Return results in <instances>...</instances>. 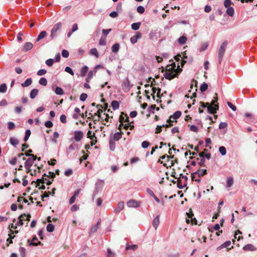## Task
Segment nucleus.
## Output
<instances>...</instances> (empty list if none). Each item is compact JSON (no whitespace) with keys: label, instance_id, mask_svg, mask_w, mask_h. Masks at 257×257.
I'll list each match as a JSON object with an SVG mask.
<instances>
[{"label":"nucleus","instance_id":"nucleus-16","mask_svg":"<svg viewBox=\"0 0 257 257\" xmlns=\"http://www.w3.org/2000/svg\"><path fill=\"white\" fill-rule=\"evenodd\" d=\"M123 133L120 130V132L115 133L113 136V140L115 141H118L122 137Z\"/></svg>","mask_w":257,"mask_h":257},{"label":"nucleus","instance_id":"nucleus-40","mask_svg":"<svg viewBox=\"0 0 257 257\" xmlns=\"http://www.w3.org/2000/svg\"><path fill=\"white\" fill-rule=\"evenodd\" d=\"M54 230V226L52 224H48L47 226V230L49 232H52Z\"/></svg>","mask_w":257,"mask_h":257},{"label":"nucleus","instance_id":"nucleus-7","mask_svg":"<svg viewBox=\"0 0 257 257\" xmlns=\"http://www.w3.org/2000/svg\"><path fill=\"white\" fill-rule=\"evenodd\" d=\"M31 215L30 214H23L21 215L19 217V222L18 223V224H20V225H23L24 224L23 221L26 219V220L29 221L31 218Z\"/></svg>","mask_w":257,"mask_h":257},{"label":"nucleus","instance_id":"nucleus-32","mask_svg":"<svg viewBox=\"0 0 257 257\" xmlns=\"http://www.w3.org/2000/svg\"><path fill=\"white\" fill-rule=\"evenodd\" d=\"M90 54L91 55H94L97 58L99 56L98 51L96 48L91 49L90 50Z\"/></svg>","mask_w":257,"mask_h":257},{"label":"nucleus","instance_id":"nucleus-26","mask_svg":"<svg viewBox=\"0 0 257 257\" xmlns=\"http://www.w3.org/2000/svg\"><path fill=\"white\" fill-rule=\"evenodd\" d=\"M33 183H35L36 184V187H38L40 185L41 183L44 184L45 181L44 180V178L42 177L41 179H38L36 182H33Z\"/></svg>","mask_w":257,"mask_h":257},{"label":"nucleus","instance_id":"nucleus-27","mask_svg":"<svg viewBox=\"0 0 257 257\" xmlns=\"http://www.w3.org/2000/svg\"><path fill=\"white\" fill-rule=\"evenodd\" d=\"M141 24L140 22L133 23L131 26L132 29L134 30H138L140 28Z\"/></svg>","mask_w":257,"mask_h":257},{"label":"nucleus","instance_id":"nucleus-23","mask_svg":"<svg viewBox=\"0 0 257 257\" xmlns=\"http://www.w3.org/2000/svg\"><path fill=\"white\" fill-rule=\"evenodd\" d=\"M159 223H160L159 216L158 215L154 219L153 222V226L154 227L155 229H157Z\"/></svg>","mask_w":257,"mask_h":257},{"label":"nucleus","instance_id":"nucleus-48","mask_svg":"<svg viewBox=\"0 0 257 257\" xmlns=\"http://www.w3.org/2000/svg\"><path fill=\"white\" fill-rule=\"evenodd\" d=\"M137 12L140 14H143L145 12V8L143 6H139L137 9Z\"/></svg>","mask_w":257,"mask_h":257},{"label":"nucleus","instance_id":"nucleus-19","mask_svg":"<svg viewBox=\"0 0 257 257\" xmlns=\"http://www.w3.org/2000/svg\"><path fill=\"white\" fill-rule=\"evenodd\" d=\"M130 85V82L128 80H126L123 82L122 86L123 89L124 90V91H127L131 88V87Z\"/></svg>","mask_w":257,"mask_h":257},{"label":"nucleus","instance_id":"nucleus-5","mask_svg":"<svg viewBox=\"0 0 257 257\" xmlns=\"http://www.w3.org/2000/svg\"><path fill=\"white\" fill-rule=\"evenodd\" d=\"M37 158V157L35 156L34 157H29L26 160L25 163V167L27 170V173H29L32 171L31 167L34 163V161H35Z\"/></svg>","mask_w":257,"mask_h":257},{"label":"nucleus","instance_id":"nucleus-43","mask_svg":"<svg viewBox=\"0 0 257 257\" xmlns=\"http://www.w3.org/2000/svg\"><path fill=\"white\" fill-rule=\"evenodd\" d=\"M138 247V245H127V246H126L125 247V249L126 250H128V249H132L134 250H136Z\"/></svg>","mask_w":257,"mask_h":257},{"label":"nucleus","instance_id":"nucleus-28","mask_svg":"<svg viewBox=\"0 0 257 257\" xmlns=\"http://www.w3.org/2000/svg\"><path fill=\"white\" fill-rule=\"evenodd\" d=\"M88 70V67L86 66H83L81 69V76H84L86 75L87 71Z\"/></svg>","mask_w":257,"mask_h":257},{"label":"nucleus","instance_id":"nucleus-44","mask_svg":"<svg viewBox=\"0 0 257 257\" xmlns=\"http://www.w3.org/2000/svg\"><path fill=\"white\" fill-rule=\"evenodd\" d=\"M93 76V72L92 71H90L88 72L87 78L86 79V81L87 82H89V81L91 79Z\"/></svg>","mask_w":257,"mask_h":257},{"label":"nucleus","instance_id":"nucleus-33","mask_svg":"<svg viewBox=\"0 0 257 257\" xmlns=\"http://www.w3.org/2000/svg\"><path fill=\"white\" fill-rule=\"evenodd\" d=\"M7 90V86L5 83H3L0 85V92L5 93Z\"/></svg>","mask_w":257,"mask_h":257},{"label":"nucleus","instance_id":"nucleus-24","mask_svg":"<svg viewBox=\"0 0 257 257\" xmlns=\"http://www.w3.org/2000/svg\"><path fill=\"white\" fill-rule=\"evenodd\" d=\"M111 105L113 110H116L119 108V102L116 100H113L111 103Z\"/></svg>","mask_w":257,"mask_h":257},{"label":"nucleus","instance_id":"nucleus-20","mask_svg":"<svg viewBox=\"0 0 257 257\" xmlns=\"http://www.w3.org/2000/svg\"><path fill=\"white\" fill-rule=\"evenodd\" d=\"M38 240L37 237L35 236L33 237L31 242L30 243V245H34V246H37L38 245H42V243L41 241H38L37 242H35V241Z\"/></svg>","mask_w":257,"mask_h":257},{"label":"nucleus","instance_id":"nucleus-39","mask_svg":"<svg viewBox=\"0 0 257 257\" xmlns=\"http://www.w3.org/2000/svg\"><path fill=\"white\" fill-rule=\"evenodd\" d=\"M91 140V145H94L97 142V138L95 136V133H93L91 139H90Z\"/></svg>","mask_w":257,"mask_h":257},{"label":"nucleus","instance_id":"nucleus-6","mask_svg":"<svg viewBox=\"0 0 257 257\" xmlns=\"http://www.w3.org/2000/svg\"><path fill=\"white\" fill-rule=\"evenodd\" d=\"M119 121L120 124H119L118 129L121 130V126L123 125V122L130 123L129 117L128 115L126 113L122 112L119 117Z\"/></svg>","mask_w":257,"mask_h":257},{"label":"nucleus","instance_id":"nucleus-21","mask_svg":"<svg viewBox=\"0 0 257 257\" xmlns=\"http://www.w3.org/2000/svg\"><path fill=\"white\" fill-rule=\"evenodd\" d=\"M38 92H39L38 89H37L36 88H34V89H32L31 90V91L30 92V94L31 98H32V99L35 98L36 97V96L38 95Z\"/></svg>","mask_w":257,"mask_h":257},{"label":"nucleus","instance_id":"nucleus-56","mask_svg":"<svg viewBox=\"0 0 257 257\" xmlns=\"http://www.w3.org/2000/svg\"><path fill=\"white\" fill-rule=\"evenodd\" d=\"M227 126V123L225 122H222L220 123L219 125V129H223L226 128Z\"/></svg>","mask_w":257,"mask_h":257},{"label":"nucleus","instance_id":"nucleus-15","mask_svg":"<svg viewBox=\"0 0 257 257\" xmlns=\"http://www.w3.org/2000/svg\"><path fill=\"white\" fill-rule=\"evenodd\" d=\"M206 149H204L203 152H201L199 154V157L204 158L205 157L207 159H210L211 158V154L210 153H205V152H207Z\"/></svg>","mask_w":257,"mask_h":257},{"label":"nucleus","instance_id":"nucleus-53","mask_svg":"<svg viewBox=\"0 0 257 257\" xmlns=\"http://www.w3.org/2000/svg\"><path fill=\"white\" fill-rule=\"evenodd\" d=\"M32 150L30 149L28 152L25 153V155L28 157H34L36 155L31 154L32 152Z\"/></svg>","mask_w":257,"mask_h":257},{"label":"nucleus","instance_id":"nucleus-54","mask_svg":"<svg viewBox=\"0 0 257 257\" xmlns=\"http://www.w3.org/2000/svg\"><path fill=\"white\" fill-rule=\"evenodd\" d=\"M231 4L232 3L230 0H225L224 2V5L226 8L230 7Z\"/></svg>","mask_w":257,"mask_h":257},{"label":"nucleus","instance_id":"nucleus-51","mask_svg":"<svg viewBox=\"0 0 257 257\" xmlns=\"http://www.w3.org/2000/svg\"><path fill=\"white\" fill-rule=\"evenodd\" d=\"M194 85L196 89H195V91H197V81L195 80V79H192V82H191V86H190V88L192 89L193 88V85Z\"/></svg>","mask_w":257,"mask_h":257},{"label":"nucleus","instance_id":"nucleus-34","mask_svg":"<svg viewBox=\"0 0 257 257\" xmlns=\"http://www.w3.org/2000/svg\"><path fill=\"white\" fill-rule=\"evenodd\" d=\"M226 13L229 16L232 17L234 15V9L231 7L227 8Z\"/></svg>","mask_w":257,"mask_h":257},{"label":"nucleus","instance_id":"nucleus-42","mask_svg":"<svg viewBox=\"0 0 257 257\" xmlns=\"http://www.w3.org/2000/svg\"><path fill=\"white\" fill-rule=\"evenodd\" d=\"M115 141L110 140L109 141V147L111 151H114L115 147V144L114 142Z\"/></svg>","mask_w":257,"mask_h":257},{"label":"nucleus","instance_id":"nucleus-25","mask_svg":"<svg viewBox=\"0 0 257 257\" xmlns=\"http://www.w3.org/2000/svg\"><path fill=\"white\" fill-rule=\"evenodd\" d=\"M119 49V44L118 43L114 44L111 47V51L113 53H116Z\"/></svg>","mask_w":257,"mask_h":257},{"label":"nucleus","instance_id":"nucleus-49","mask_svg":"<svg viewBox=\"0 0 257 257\" xmlns=\"http://www.w3.org/2000/svg\"><path fill=\"white\" fill-rule=\"evenodd\" d=\"M227 104L233 111L236 110V106H234L231 102H227Z\"/></svg>","mask_w":257,"mask_h":257},{"label":"nucleus","instance_id":"nucleus-11","mask_svg":"<svg viewBox=\"0 0 257 257\" xmlns=\"http://www.w3.org/2000/svg\"><path fill=\"white\" fill-rule=\"evenodd\" d=\"M127 205L129 207H138L140 206V204L135 200H131L127 202Z\"/></svg>","mask_w":257,"mask_h":257},{"label":"nucleus","instance_id":"nucleus-37","mask_svg":"<svg viewBox=\"0 0 257 257\" xmlns=\"http://www.w3.org/2000/svg\"><path fill=\"white\" fill-rule=\"evenodd\" d=\"M208 88V85L207 83L204 82L200 86V90L201 92L205 91Z\"/></svg>","mask_w":257,"mask_h":257},{"label":"nucleus","instance_id":"nucleus-31","mask_svg":"<svg viewBox=\"0 0 257 257\" xmlns=\"http://www.w3.org/2000/svg\"><path fill=\"white\" fill-rule=\"evenodd\" d=\"M55 92L57 95H62L64 94V91L63 89L59 87H57L55 89Z\"/></svg>","mask_w":257,"mask_h":257},{"label":"nucleus","instance_id":"nucleus-46","mask_svg":"<svg viewBox=\"0 0 257 257\" xmlns=\"http://www.w3.org/2000/svg\"><path fill=\"white\" fill-rule=\"evenodd\" d=\"M15 124L13 122H9L8 123V127L10 130H13L15 128Z\"/></svg>","mask_w":257,"mask_h":257},{"label":"nucleus","instance_id":"nucleus-29","mask_svg":"<svg viewBox=\"0 0 257 257\" xmlns=\"http://www.w3.org/2000/svg\"><path fill=\"white\" fill-rule=\"evenodd\" d=\"M208 46V44L206 42L203 43L201 44L200 47V51L202 52L207 49Z\"/></svg>","mask_w":257,"mask_h":257},{"label":"nucleus","instance_id":"nucleus-8","mask_svg":"<svg viewBox=\"0 0 257 257\" xmlns=\"http://www.w3.org/2000/svg\"><path fill=\"white\" fill-rule=\"evenodd\" d=\"M181 112L180 111H176L173 115L169 117V118L167 120V122H172L174 120H176L179 118L181 115Z\"/></svg>","mask_w":257,"mask_h":257},{"label":"nucleus","instance_id":"nucleus-55","mask_svg":"<svg viewBox=\"0 0 257 257\" xmlns=\"http://www.w3.org/2000/svg\"><path fill=\"white\" fill-rule=\"evenodd\" d=\"M69 53L66 50H63L62 51V56L64 58L68 57Z\"/></svg>","mask_w":257,"mask_h":257},{"label":"nucleus","instance_id":"nucleus-10","mask_svg":"<svg viewBox=\"0 0 257 257\" xmlns=\"http://www.w3.org/2000/svg\"><path fill=\"white\" fill-rule=\"evenodd\" d=\"M142 37V34L140 32H137L135 35L131 38V42L132 44H135L137 42L138 39Z\"/></svg>","mask_w":257,"mask_h":257},{"label":"nucleus","instance_id":"nucleus-22","mask_svg":"<svg viewBox=\"0 0 257 257\" xmlns=\"http://www.w3.org/2000/svg\"><path fill=\"white\" fill-rule=\"evenodd\" d=\"M32 83V78H28L25 81L21 84V86L23 87H28L30 86Z\"/></svg>","mask_w":257,"mask_h":257},{"label":"nucleus","instance_id":"nucleus-61","mask_svg":"<svg viewBox=\"0 0 257 257\" xmlns=\"http://www.w3.org/2000/svg\"><path fill=\"white\" fill-rule=\"evenodd\" d=\"M47 71L45 69H41L37 72V75L39 76H42L45 74Z\"/></svg>","mask_w":257,"mask_h":257},{"label":"nucleus","instance_id":"nucleus-9","mask_svg":"<svg viewBox=\"0 0 257 257\" xmlns=\"http://www.w3.org/2000/svg\"><path fill=\"white\" fill-rule=\"evenodd\" d=\"M74 139L76 142H80L83 138L84 134L82 131H76L74 132Z\"/></svg>","mask_w":257,"mask_h":257},{"label":"nucleus","instance_id":"nucleus-47","mask_svg":"<svg viewBox=\"0 0 257 257\" xmlns=\"http://www.w3.org/2000/svg\"><path fill=\"white\" fill-rule=\"evenodd\" d=\"M117 12L120 13L122 11V4L121 3H118L116 6V8Z\"/></svg>","mask_w":257,"mask_h":257},{"label":"nucleus","instance_id":"nucleus-2","mask_svg":"<svg viewBox=\"0 0 257 257\" xmlns=\"http://www.w3.org/2000/svg\"><path fill=\"white\" fill-rule=\"evenodd\" d=\"M215 96L214 97L213 100L212 101L211 104L208 102L204 103L202 101L200 102V105L203 108L207 107L208 112L212 114L216 113L217 110L219 109L218 104H215V103L217 102L218 101L217 94L215 93Z\"/></svg>","mask_w":257,"mask_h":257},{"label":"nucleus","instance_id":"nucleus-38","mask_svg":"<svg viewBox=\"0 0 257 257\" xmlns=\"http://www.w3.org/2000/svg\"><path fill=\"white\" fill-rule=\"evenodd\" d=\"M233 184V179L232 177H228L227 180V187H230Z\"/></svg>","mask_w":257,"mask_h":257},{"label":"nucleus","instance_id":"nucleus-63","mask_svg":"<svg viewBox=\"0 0 257 257\" xmlns=\"http://www.w3.org/2000/svg\"><path fill=\"white\" fill-rule=\"evenodd\" d=\"M50 194H51V192L50 191L45 192L44 194L41 196V197H42V200L44 201V198H45V197H46V198L48 197Z\"/></svg>","mask_w":257,"mask_h":257},{"label":"nucleus","instance_id":"nucleus-30","mask_svg":"<svg viewBox=\"0 0 257 257\" xmlns=\"http://www.w3.org/2000/svg\"><path fill=\"white\" fill-rule=\"evenodd\" d=\"M10 142L11 144L15 147H16L19 144V141L18 140L14 138H11L10 139Z\"/></svg>","mask_w":257,"mask_h":257},{"label":"nucleus","instance_id":"nucleus-64","mask_svg":"<svg viewBox=\"0 0 257 257\" xmlns=\"http://www.w3.org/2000/svg\"><path fill=\"white\" fill-rule=\"evenodd\" d=\"M7 104V101L5 99H3L0 101V106H6Z\"/></svg>","mask_w":257,"mask_h":257},{"label":"nucleus","instance_id":"nucleus-59","mask_svg":"<svg viewBox=\"0 0 257 257\" xmlns=\"http://www.w3.org/2000/svg\"><path fill=\"white\" fill-rule=\"evenodd\" d=\"M87 97V95L86 93H83L80 96V100L81 101H85Z\"/></svg>","mask_w":257,"mask_h":257},{"label":"nucleus","instance_id":"nucleus-62","mask_svg":"<svg viewBox=\"0 0 257 257\" xmlns=\"http://www.w3.org/2000/svg\"><path fill=\"white\" fill-rule=\"evenodd\" d=\"M109 16L112 18H115L118 16V14L117 12L113 11L109 14Z\"/></svg>","mask_w":257,"mask_h":257},{"label":"nucleus","instance_id":"nucleus-60","mask_svg":"<svg viewBox=\"0 0 257 257\" xmlns=\"http://www.w3.org/2000/svg\"><path fill=\"white\" fill-rule=\"evenodd\" d=\"M150 145V143L147 141H144L142 143V147L143 148H147Z\"/></svg>","mask_w":257,"mask_h":257},{"label":"nucleus","instance_id":"nucleus-14","mask_svg":"<svg viewBox=\"0 0 257 257\" xmlns=\"http://www.w3.org/2000/svg\"><path fill=\"white\" fill-rule=\"evenodd\" d=\"M206 174L207 170L206 169H199L194 173V175H197L198 177L199 178H200L202 176H203Z\"/></svg>","mask_w":257,"mask_h":257},{"label":"nucleus","instance_id":"nucleus-50","mask_svg":"<svg viewBox=\"0 0 257 257\" xmlns=\"http://www.w3.org/2000/svg\"><path fill=\"white\" fill-rule=\"evenodd\" d=\"M9 235L10 237L7 239V241L8 243V244H7L8 246L9 245V244H11L13 243L12 239L14 238V237H15V235H13V236H12V234H9Z\"/></svg>","mask_w":257,"mask_h":257},{"label":"nucleus","instance_id":"nucleus-41","mask_svg":"<svg viewBox=\"0 0 257 257\" xmlns=\"http://www.w3.org/2000/svg\"><path fill=\"white\" fill-rule=\"evenodd\" d=\"M219 151L222 156H224L226 154V148L223 146L219 147Z\"/></svg>","mask_w":257,"mask_h":257},{"label":"nucleus","instance_id":"nucleus-4","mask_svg":"<svg viewBox=\"0 0 257 257\" xmlns=\"http://www.w3.org/2000/svg\"><path fill=\"white\" fill-rule=\"evenodd\" d=\"M228 43L227 41H224L218 50V60L219 64H221L222 60L223 59V57L224 56V54L225 52L226 48L227 47Z\"/></svg>","mask_w":257,"mask_h":257},{"label":"nucleus","instance_id":"nucleus-1","mask_svg":"<svg viewBox=\"0 0 257 257\" xmlns=\"http://www.w3.org/2000/svg\"><path fill=\"white\" fill-rule=\"evenodd\" d=\"M181 70V69H178V68L176 69V64L175 63H173L172 64L168 65L166 66V72L164 75L166 79L171 80L177 77L178 73Z\"/></svg>","mask_w":257,"mask_h":257},{"label":"nucleus","instance_id":"nucleus-3","mask_svg":"<svg viewBox=\"0 0 257 257\" xmlns=\"http://www.w3.org/2000/svg\"><path fill=\"white\" fill-rule=\"evenodd\" d=\"M62 27V23L60 22L54 25L51 30V34L50 35V39L51 40L56 38L59 33L60 32Z\"/></svg>","mask_w":257,"mask_h":257},{"label":"nucleus","instance_id":"nucleus-35","mask_svg":"<svg viewBox=\"0 0 257 257\" xmlns=\"http://www.w3.org/2000/svg\"><path fill=\"white\" fill-rule=\"evenodd\" d=\"M39 82L41 85L43 86H46L47 85V80L44 77L41 78Z\"/></svg>","mask_w":257,"mask_h":257},{"label":"nucleus","instance_id":"nucleus-45","mask_svg":"<svg viewBox=\"0 0 257 257\" xmlns=\"http://www.w3.org/2000/svg\"><path fill=\"white\" fill-rule=\"evenodd\" d=\"M187 38L184 36L181 37L179 40L178 41L181 44H184L186 42Z\"/></svg>","mask_w":257,"mask_h":257},{"label":"nucleus","instance_id":"nucleus-13","mask_svg":"<svg viewBox=\"0 0 257 257\" xmlns=\"http://www.w3.org/2000/svg\"><path fill=\"white\" fill-rule=\"evenodd\" d=\"M124 207V203L123 202H119L117 206V207L114 210V212L115 213H117L121 211Z\"/></svg>","mask_w":257,"mask_h":257},{"label":"nucleus","instance_id":"nucleus-58","mask_svg":"<svg viewBox=\"0 0 257 257\" xmlns=\"http://www.w3.org/2000/svg\"><path fill=\"white\" fill-rule=\"evenodd\" d=\"M45 125L48 128H51L53 126V124L52 121L48 120L45 122Z\"/></svg>","mask_w":257,"mask_h":257},{"label":"nucleus","instance_id":"nucleus-57","mask_svg":"<svg viewBox=\"0 0 257 257\" xmlns=\"http://www.w3.org/2000/svg\"><path fill=\"white\" fill-rule=\"evenodd\" d=\"M65 71L66 72L69 73V74H70L71 75H72V76L74 75V72L70 67H69L68 66L66 67L65 69Z\"/></svg>","mask_w":257,"mask_h":257},{"label":"nucleus","instance_id":"nucleus-12","mask_svg":"<svg viewBox=\"0 0 257 257\" xmlns=\"http://www.w3.org/2000/svg\"><path fill=\"white\" fill-rule=\"evenodd\" d=\"M33 47V45L31 42H27L26 43L22 49V51L24 52H26L29 51L32 49Z\"/></svg>","mask_w":257,"mask_h":257},{"label":"nucleus","instance_id":"nucleus-52","mask_svg":"<svg viewBox=\"0 0 257 257\" xmlns=\"http://www.w3.org/2000/svg\"><path fill=\"white\" fill-rule=\"evenodd\" d=\"M54 60L53 59H49L46 61V64L48 66H52L54 63Z\"/></svg>","mask_w":257,"mask_h":257},{"label":"nucleus","instance_id":"nucleus-18","mask_svg":"<svg viewBox=\"0 0 257 257\" xmlns=\"http://www.w3.org/2000/svg\"><path fill=\"white\" fill-rule=\"evenodd\" d=\"M47 35V33L46 31H42L38 35L36 42H37L40 41L41 40H42L43 38H44L45 37H46Z\"/></svg>","mask_w":257,"mask_h":257},{"label":"nucleus","instance_id":"nucleus-17","mask_svg":"<svg viewBox=\"0 0 257 257\" xmlns=\"http://www.w3.org/2000/svg\"><path fill=\"white\" fill-rule=\"evenodd\" d=\"M243 249L245 251H254L256 249L253 245L251 244H247L243 247Z\"/></svg>","mask_w":257,"mask_h":257},{"label":"nucleus","instance_id":"nucleus-36","mask_svg":"<svg viewBox=\"0 0 257 257\" xmlns=\"http://www.w3.org/2000/svg\"><path fill=\"white\" fill-rule=\"evenodd\" d=\"M30 135H31V131L30 130H26V131L25 132V136L24 138V141L25 142H27V140H28L29 138L30 137Z\"/></svg>","mask_w":257,"mask_h":257}]
</instances>
